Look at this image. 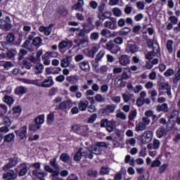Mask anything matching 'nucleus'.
I'll return each mask as SVG.
<instances>
[{
    "label": "nucleus",
    "instance_id": "34",
    "mask_svg": "<svg viewBox=\"0 0 180 180\" xmlns=\"http://www.w3.org/2000/svg\"><path fill=\"white\" fill-rule=\"evenodd\" d=\"M17 54H18V51H16V49L13 48L7 51L6 57H8V58H13V57Z\"/></svg>",
    "mask_w": 180,
    "mask_h": 180
},
{
    "label": "nucleus",
    "instance_id": "26",
    "mask_svg": "<svg viewBox=\"0 0 180 180\" xmlns=\"http://www.w3.org/2000/svg\"><path fill=\"white\" fill-rule=\"evenodd\" d=\"M88 105H89V102L88 101H80L78 104L79 110L84 112V110H86Z\"/></svg>",
    "mask_w": 180,
    "mask_h": 180
},
{
    "label": "nucleus",
    "instance_id": "13",
    "mask_svg": "<svg viewBox=\"0 0 180 180\" xmlns=\"http://www.w3.org/2000/svg\"><path fill=\"white\" fill-rule=\"evenodd\" d=\"M104 27L110 30H116L117 29V24L116 20H106L104 22Z\"/></svg>",
    "mask_w": 180,
    "mask_h": 180
},
{
    "label": "nucleus",
    "instance_id": "33",
    "mask_svg": "<svg viewBox=\"0 0 180 180\" xmlns=\"http://www.w3.org/2000/svg\"><path fill=\"white\" fill-rule=\"evenodd\" d=\"M147 129V127L141 122H139L136 124L135 130L136 131H144Z\"/></svg>",
    "mask_w": 180,
    "mask_h": 180
},
{
    "label": "nucleus",
    "instance_id": "37",
    "mask_svg": "<svg viewBox=\"0 0 180 180\" xmlns=\"http://www.w3.org/2000/svg\"><path fill=\"white\" fill-rule=\"evenodd\" d=\"M49 164L51 167H53V168H54L55 169H60V166L57 162V157H55L54 158L51 159L49 161Z\"/></svg>",
    "mask_w": 180,
    "mask_h": 180
},
{
    "label": "nucleus",
    "instance_id": "43",
    "mask_svg": "<svg viewBox=\"0 0 180 180\" xmlns=\"http://www.w3.org/2000/svg\"><path fill=\"white\" fill-rule=\"evenodd\" d=\"M153 47V52L156 54L157 57H161V49H160V45H155L151 46Z\"/></svg>",
    "mask_w": 180,
    "mask_h": 180
},
{
    "label": "nucleus",
    "instance_id": "62",
    "mask_svg": "<svg viewBox=\"0 0 180 180\" xmlns=\"http://www.w3.org/2000/svg\"><path fill=\"white\" fill-rule=\"evenodd\" d=\"M94 99L98 103H102L103 102H105V98L102 96V94H96L94 97Z\"/></svg>",
    "mask_w": 180,
    "mask_h": 180
},
{
    "label": "nucleus",
    "instance_id": "55",
    "mask_svg": "<svg viewBox=\"0 0 180 180\" xmlns=\"http://www.w3.org/2000/svg\"><path fill=\"white\" fill-rule=\"evenodd\" d=\"M175 126V122L168 120L166 123V129L167 131H170V130H172L174 129V127Z\"/></svg>",
    "mask_w": 180,
    "mask_h": 180
},
{
    "label": "nucleus",
    "instance_id": "20",
    "mask_svg": "<svg viewBox=\"0 0 180 180\" xmlns=\"http://www.w3.org/2000/svg\"><path fill=\"white\" fill-rule=\"evenodd\" d=\"M84 0H78L77 4H74L72 6L73 11H79V12H84Z\"/></svg>",
    "mask_w": 180,
    "mask_h": 180
},
{
    "label": "nucleus",
    "instance_id": "27",
    "mask_svg": "<svg viewBox=\"0 0 180 180\" xmlns=\"http://www.w3.org/2000/svg\"><path fill=\"white\" fill-rule=\"evenodd\" d=\"M54 85V81L53 80V78H49L41 83V86L43 88H50V86H53Z\"/></svg>",
    "mask_w": 180,
    "mask_h": 180
},
{
    "label": "nucleus",
    "instance_id": "10",
    "mask_svg": "<svg viewBox=\"0 0 180 180\" xmlns=\"http://www.w3.org/2000/svg\"><path fill=\"white\" fill-rule=\"evenodd\" d=\"M17 169L19 170V176H25L27 174V172L29 171V167L27 166V163H21L20 164Z\"/></svg>",
    "mask_w": 180,
    "mask_h": 180
},
{
    "label": "nucleus",
    "instance_id": "21",
    "mask_svg": "<svg viewBox=\"0 0 180 180\" xmlns=\"http://www.w3.org/2000/svg\"><path fill=\"white\" fill-rule=\"evenodd\" d=\"M167 133L168 131L164 127H160L156 130V136L158 139H162Z\"/></svg>",
    "mask_w": 180,
    "mask_h": 180
},
{
    "label": "nucleus",
    "instance_id": "42",
    "mask_svg": "<svg viewBox=\"0 0 180 180\" xmlns=\"http://www.w3.org/2000/svg\"><path fill=\"white\" fill-rule=\"evenodd\" d=\"M35 70V74H41L43 73V70H44V66L41 63H37Z\"/></svg>",
    "mask_w": 180,
    "mask_h": 180
},
{
    "label": "nucleus",
    "instance_id": "14",
    "mask_svg": "<svg viewBox=\"0 0 180 180\" xmlns=\"http://www.w3.org/2000/svg\"><path fill=\"white\" fill-rule=\"evenodd\" d=\"M44 169L46 171V172H49L51 174V178H57L60 175V172L58 170H54V169L51 168L49 165L44 166Z\"/></svg>",
    "mask_w": 180,
    "mask_h": 180
},
{
    "label": "nucleus",
    "instance_id": "5",
    "mask_svg": "<svg viewBox=\"0 0 180 180\" xmlns=\"http://www.w3.org/2000/svg\"><path fill=\"white\" fill-rule=\"evenodd\" d=\"M72 41H61L58 44L60 53H65L66 50H68L72 47Z\"/></svg>",
    "mask_w": 180,
    "mask_h": 180
},
{
    "label": "nucleus",
    "instance_id": "64",
    "mask_svg": "<svg viewBox=\"0 0 180 180\" xmlns=\"http://www.w3.org/2000/svg\"><path fill=\"white\" fill-rule=\"evenodd\" d=\"M112 13L116 16V18H119L122 16V10L119 8H114L112 9Z\"/></svg>",
    "mask_w": 180,
    "mask_h": 180
},
{
    "label": "nucleus",
    "instance_id": "31",
    "mask_svg": "<svg viewBox=\"0 0 180 180\" xmlns=\"http://www.w3.org/2000/svg\"><path fill=\"white\" fill-rule=\"evenodd\" d=\"M131 32V29L130 27H125L124 28H122L119 32L118 34L120 36H127L129 33Z\"/></svg>",
    "mask_w": 180,
    "mask_h": 180
},
{
    "label": "nucleus",
    "instance_id": "54",
    "mask_svg": "<svg viewBox=\"0 0 180 180\" xmlns=\"http://www.w3.org/2000/svg\"><path fill=\"white\" fill-rule=\"evenodd\" d=\"M6 40L8 43H13L15 41V34L10 32L6 37Z\"/></svg>",
    "mask_w": 180,
    "mask_h": 180
},
{
    "label": "nucleus",
    "instance_id": "6",
    "mask_svg": "<svg viewBox=\"0 0 180 180\" xmlns=\"http://www.w3.org/2000/svg\"><path fill=\"white\" fill-rule=\"evenodd\" d=\"M72 108V101L71 99L63 101L59 105H56V110H65V109H70Z\"/></svg>",
    "mask_w": 180,
    "mask_h": 180
},
{
    "label": "nucleus",
    "instance_id": "30",
    "mask_svg": "<svg viewBox=\"0 0 180 180\" xmlns=\"http://www.w3.org/2000/svg\"><path fill=\"white\" fill-rule=\"evenodd\" d=\"M180 81V67L178 68L176 72L174 75V77L172 78V82L174 85H178V83Z\"/></svg>",
    "mask_w": 180,
    "mask_h": 180
},
{
    "label": "nucleus",
    "instance_id": "40",
    "mask_svg": "<svg viewBox=\"0 0 180 180\" xmlns=\"http://www.w3.org/2000/svg\"><path fill=\"white\" fill-rule=\"evenodd\" d=\"M91 32V30L86 29V25H84L83 29H82L78 33L77 36L78 37H84L86 34L89 33Z\"/></svg>",
    "mask_w": 180,
    "mask_h": 180
},
{
    "label": "nucleus",
    "instance_id": "19",
    "mask_svg": "<svg viewBox=\"0 0 180 180\" xmlns=\"http://www.w3.org/2000/svg\"><path fill=\"white\" fill-rule=\"evenodd\" d=\"M156 112H163V113H168L169 112V108L167 103H162V105H158L156 106Z\"/></svg>",
    "mask_w": 180,
    "mask_h": 180
},
{
    "label": "nucleus",
    "instance_id": "47",
    "mask_svg": "<svg viewBox=\"0 0 180 180\" xmlns=\"http://www.w3.org/2000/svg\"><path fill=\"white\" fill-rule=\"evenodd\" d=\"M35 123L40 126L44 123V115H40L35 118Z\"/></svg>",
    "mask_w": 180,
    "mask_h": 180
},
{
    "label": "nucleus",
    "instance_id": "45",
    "mask_svg": "<svg viewBox=\"0 0 180 180\" xmlns=\"http://www.w3.org/2000/svg\"><path fill=\"white\" fill-rule=\"evenodd\" d=\"M104 108H105V110L108 112V114L110 115V113L115 112V110L116 109V105H108Z\"/></svg>",
    "mask_w": 180,
    "mask_h": 180
},
{
    "label": "nucleus",
    "instance_id": "22",
    "mask_svg": "<svg viewBox=\"0 0 180 180\" xmlns=\"http://www.w3.org/2000/svg\"><path fill=\"white\" fill-rule=\"evenodd\" d=\"M72 60V56H66V57L60 61V67H62V68H67L68 67H70V61Z\"/></svg>",
    "mask_w": 180,
    "mask_h": 180
},
{
    "label": "nucleus",
    "instance_id": "29",
    "mask_svg": "<svg viewBox=\"0 0 180 180\" xmlns=\"http://www.w3.org/2000/svg\"><path fill=\"white\" fill-rule=\"evenodd\" d=\"M128 53H137L139 50V47L136 44H129L127 46Z\"/></svg>",
    "mask_w": 180,
    "mask_h": 180
},
{
    "label": "nucleus",
    "instance_id": "36",
    "mask_svg": "<svg viewBox=\"0 0 180 180\" xmlns=\"http://www.w3.org/2000/svg\"><path fill=\"white\" fill-rule=\"evenodd\" d=\"M41 41H43L41 38H40V37H37L32 40V44L39 49L41 45Z\"/></svg>",
    "mask_w": 180,
    "mask_h": 180
},
{
    "label": "nucleus",
    "instance_id": "15",
    "mask_svg": "<svg viewBox=\"0 0 180 180\" xmlns=\"http://www.w3.org/2000/svg\"><path fill=\"white\" fill-rule=\"evenodd\" d=\"M3 178L6 180H15L18 178V175L15 174V170H8V172L3 174Z\"/></svg>",
    "mask_w": 180,
    "mask_h": 180
},
{
    "label": "nucleus",
    "instance_id": "3",
    "mask_svg": "<svg viewBox=\"0 0 180 180\" xmlns=\"http://www.w3.org/2000/svg\"><path fill=\"white\" fill-rule=\"evenodd\" d=\"M113 121H109L108 119H103L101 120V127H105L108 133H112L115 130V126L113 125Z\"/></svg>",
    "mask_w": 180,
    "mask_h": 180
},
{
    "label": "nucleus",
    "instance_id": "60",
    "mask_svg": "<svg viewBox=\"0 0 180 180\" xmlns=\"http://www.w3.org/2000/svg\"><path fill=\"white\" fill-rule=\"evenodd\" d=\"M105 57V50H101L99 51V53L96 56V61H101L102 58Z\"/></svg>",
    "mask_w": 180,
    "mask_h": 180
},
{
    "label": "nucleus",
    "instance_id": "49",
    "mask_svg": "<svg viewBox=\"0 0 180 180\" xmlns=\"http://www.w3.org/2000/svg\"><path fill=\"white\" fill-rule=\"evenodd\" d=\"M49 58H57L58 57V52L51 51L45 53Z\"/></svg>",
    "mask_w": 180,
    "mask_h": 180
},
{
    "label": "nucleus",
    "instance_id": "28",
    "mask_svg": "<svg viewBox=\"0 0 180 180\" xmlns=\"http://www.w3.org/2000/svg\"><path fill=\"white\" fill-rule=\"evenodd\" d=\"M39 32H41V33H44V34H45V36H50V34H51V32H52L51 29H50L46 26L39 27Z\"/></svg>",
    "mask_w": 180,
    "mask_h": 180
},
{
    "label": "nucleus",
    "instance_id": "17",
    "mask_svg": "<svg viewBox=\"0 0 180 180\" xmlns=\"http://www.w3.org/2000/svg\"><path fill=\"white\" fill-rule=\"evenodd\" d=\"M79 67L80 70L84 72H89V71H91V66L89 65V62H88V60H83L79 63Z\"/></svg>",
    "mask_w": 180,
    "mask_h": 180
},
{
    "label": "nucleus",
    "instance_id": "50",
    "mask_svg": "<svg viewBox=\"0 0 180 180\" xmlns=\"http://www.w3.org/2000/svg\"><path fill=\"white\" fill-rule=\"evenodd\" d=\"M4 102L6 103L7 105H12L15 102V100H13V98L11 97L10 96H5L3 98Z\"/></svg>",
    "mask_w": 180,
    "mask_h": 180
},
{
    "label": "nucleus",
    "instance_id": "59",
    "mask_svg": "<svg viewBox=\"0 0 180 180\" xmlns=\"http://www.w3.org/2000/svg\"><path fill=\"white\" fill-rule=\"evenodd\" d=\"M87 175L91 178H96V176H98V171L95 169H89L87 172Z\"/></svg>",
    "mask_w": 180,
    "mask_h": 180
},
{
    "label": "nucleus",
    "instance_id": "7",
    "mask_svg": "<svg viewBox=\"0 0 180 180\" xmlns=\"http://www.w3.org/2000/svg\"><path fill=\"white\" fill-rule=\"evenodd\" d=\"M15 133L20 140L26 139L27 137V125H23L18 130H15Z\"/></svg>",
    "mask_w": 180,
    "mask_h": 180
},
{
    "label": "nucleus",
    "instance_id": "48",
    "mask_svg": "<svg viewBox=\"0 0 180 180\" xmlns=\"http://www.w3.org/2000/svg\"><path fill=\"white\" fill-rule=\"evenodd\" d=\"M149 94H150V99L153 101V102H155V96H158V91L155 90V89H153L148 91Z\"/></svg>",
    "mask_w": 180,
    "mask_h": 180
},
{
    "label": "nucleus",
    "instance_id": "9",
    "mask_svg": "<svg viewBox=\"0 0 180 180\" xmlns=\"http://www.w3.org/2000/svg\"><path fill=\"white\" fill-rule=\"evenodd\" d=\"M153 140V131H146L141 135V141L143 144H147Z\"/></svg>",
    "mask_w": 180,
    "mask_h": 180
},
{
    "label": "nucleus",
    "instance_id": "52",
    "mask_svg": "<svg viewBox=\"0 0 180 180\" xmlns=\"http://www.w3.org/2000/svg\"><path fill=\"white\" fill-rule=\"evenodd\" d=\"M2 30L4 32H8V30H11L12 29V24L9 22H6L1 25V27H0Z\"/></svg>",
    "mask_w": 180,
    "mask_h": 180
},
{
    "label": "nucleus",
    "instance_id": "8",
    "mask_svg": "<svg viewBox=\"0 0 180 180\" xmlns=\"http://www.w3.org/2000/svg\"><path fill=\"white\" fill-rule=\"evenodd\" d=\"M106 49L112 54H117L120 51V46L115 44L113 41H110L106 44Z\"/></svg>",
    "mask_w": 180,
    "mask_h": 180
},
{
    "label": "nucleus",
    "instance_id": "18",
    "mask_svg": "<svg viewBox=\"0 0 180 180\" xmlns=\"http://www.w3.org/2000/svg\"><path fill=\"white\" fill-rule=\"evenodd\" d=\"M44 176H47V173L45 172H39L37 169H34L32 171V177L36 179H43Z\"/></svg>",
    "mask_w": 180,
    "mask_h": 180
},
{
    "label": "nucleus",
    "instance_id": "57",
    "mask_svg": "<svg viewBox=\"0 0 180 180\" xmlns=\"http://www.w3.org/2000/svg\"><path fill=\"white\" fill-rule=\"evenodd\" d=\"M137 117V110H134L128 115L129 120L134 122V118Z\"/></svg>",
    "mask_w": 180,
    "mask_h": 180
},
{
    "label": "nucleus",
    "instance_id": "44",
    "mask_svg": "<svg viewBox=\"0 0 180 180\" xmlns=\"http://www.w3.org/2000/svg\"><path fill=\"white\" fill-rule=\"evenodd\" d=\"M60 160L63 162H68L71 160V158L68 153H62L60 156Z\"/></svg>",
    "mask_w": 180,
    "mask_h": 180
},
{
    "label": "nucleus",
    "instance_id": "32",
    "mask_svg": "<svg viewBox=\"0 0 180 180\" xmlns=\"http://www.w3.org/2000/svg\"><path fill=\"white\" fill-rule=\"evenodd\" d=\"M4 139L6 143H12V141H15V134L10 133L6 134Z\"/></svg>",
    "mask_w": 180,
    "mask_h": 180
},
{
    "label": "nucleus",
    "instance_id": "1",
    "mask_svg": "<svg viewBox=\"0 0 180 180\" xmlns=\"http://www.w3.org/2000/svg\"><path fill=\"white\" fill-rule=\"evenodd\" d=\"M94 154H99L98 152V147L96 146H91L85 150L82 149V155L84 158H89V160H92L94 158Z\"/></svg>",
    "mask_w": 180,
    "mask_h": 180
},
{
    "label": "nucleus",
    "instance_id": "2",
    "mask_svg": "<svg viewBox=\"0 0 180 180\" xmlns=\"http://www.w3.org/2000/svg\"><path fill=\"white\" fill-rule=\"evenodd\" d=\"M72 130L74 133H77V134L85 136V134L88 133V130H89V129L86 125L76 124L72 127Z\"/></svg>",
    "mask_w": 180,
    "mask_h": 180
},
{
    "label": "nucleus",
    "instance_id": "35",
    "mask_svg": "<svg viewBox=\"0 0 180 180\" xmlns=\"http://www.w3.org/2000/svg\"><path fill=\"white\" fill-rule=\"evenodd\" d=\"M173 45H174V41L171 39L167 40L166 44V47H167V50L170 54H172V53L174 52V48L172 47Z\"/></svg>",
    "mask_w": 180,
    "mask_h": 180
},
{
    "label": "nucleus",
    "instance_id": "24",
    "mask_svg": "<svg viewBox=\"0 0 180 180\" xmlns=\"http://www.w3.org/2000/svg\"><path fill=\"white\" fill-rule=\"evenodd\" d=\"M111 16H112V13H110V11H105V12L103 11V13L97 15V18L98 19H101V20H105V19H110Z\"/></svg>",
    "mask_w": 180,
    "mask_h": 180
},
{
    "label": "nucleus",
    "instance_id": "51",
    "mask_svg": "<svg viewBox=\"0 0 180 180\" xmlns=\"http://www.w3.org/2000/svg\"><path fill=\"white\" fill-rule=\"evenodd\" d=\"M21 112H22V108H20V106L17 105L13 108V115H15L16 117H18V116H20Z\"/></svg>",
    "mask_w": 180,
    "mask_h": 180
},
{
    "label": "nucleus",
    "instance_id": "63",
    "mask_svg": "<svg viewBox=\"0 0 180 180\" xmlns=\"http://www.w3.org/2000/svg\"><path fill=\"white\" fill-rule=\"evenodd\" d=\"M160 88L162 91H168L169 89H171V85H169V83L165 82L160 84Z\"/></svg>",
    "mask_w": 180,
    "mask_h": 180
},
{
    "label": "nucleus",
    "instance_id": "53",
    "mask_svg": "<svg viewBox=\"0 0 180 180\" xmlns=\"http://www.w3.org/2000/svg\"><path fill=\"white\" fill-rule=\"evenodd\" d=\"M42 61L44 65H50L51 63L49 56H48L46 53L42 56Z\"/></svg>",
    "mask_w": 180,
    "mask_h": 180
},
{
    "label": "nucleus",
    "instance_id": "11",
    "mask_svg": "<svg viewBox=\"0 0 180 180\" xmlns=\"http://www.w3.org/2000/svg\"><path fill=\"white\" fill-rule=\"evenodd\" d=\"M122 99L125 103H134L136 102V98L134 95L129 93H124L122 94Z\"/></svg>",
    "mask_w": 180,
    "mask_h": 180
},
{
    "label": "nucleus",
    "instance_id": "41",
    "mask_svg": "<svg viewBox=\"0 0 180 180\" xmlns=\"http://www.w3.org/2000/svg\"><path fill=\"white\" fill-rule=\"evenodd\" d=\"M110 172V168H109L106 166H103L101 168L99 174L100 175H109Z\"/></svg>",
    "mask_w": 180,
    "mask_h": 180
},
{
    "label": "nucleus",
    "instance_id": "39",
    "mask_svg": "<svg viewBox=\"0 0 180 180\" xmlns=\"http://www.w3.org/2000/svg\"><path fill=\"white\" fill-rule=\"evenodd\" d=\"M6 112H8V106L5 104H0V117H4Z\"/></svg>",
    "mask_w": 180,
    "mask_h": 180
},
{
    "label": "nucleus",
    "instance_id": "12",
    "mask_svg": "<svg viewBox=\"0 0 180 180\" xmlns=\"http://www.w3.org/2000/svg\"><path fill=\"white\" fill-rule=\"evenodd\" d=\"M99 51V46L96 44H92L90 48L88 49L87 56L90 58H94L95 54Z\"/></svg>",
    "mask_w": 180,
    "mask_h": 180
},
{
    "label": "nucleus",
    "instance_id": "16",
    "mask_svg": "<svg viewBox=\"0 0 180 180\" xmlns=\"http://www.w3.org/2000/svg\"><path fill=\"white\" fill-rule=\"evenodd\" d=\"M120 64L124 67H127L130 64V56L128 55H122L119 58Z\"/></svg>",
    "mask_w": 180,
    "mask_h": 180
},
{
    "label": "nucleus",
    "instance_id": "61",
    "mask_svg": "<svg viewBox=\"0 0 180 180\" xmlns=\"http://www.w3.org/2000/svg\"><path fill=\"white\" fill-rule=\"evenodd\" d=\"M48 124H51L54 122V112H50L46 117Z\"/></svg>",
    "mask_w": 180,
    "mask_h": 180
},
{
    "label": "nucleus",
    "instance_id": "25",
    "mask_svg": "<svg viewBox=\"0 0 180 180\" xmlns=\"http://www.w3.org/2000/svg\"><path fill=\"white\" fill-rule=\"evenodd\" d=\"M26 92H27V88L23 86H20L15 89V95H19V96L25 95Z\"/></svg>",
    "mask_w": 180,
    "mask_h": 180
},
{
    "label": "nucleus",
    "instance_id": "4",
    "mask_svg": "<svg viewBox=\"0 0 180 180\" xmlns=\"http://www.w3.org/2000/svg\"><path fill=\"white\" fill-rule=\"evenodd\" d=\"M19 163V158H10L8 160V162L6 163L3 167L2 169L5 172L9 171L11 168H13V167H16L18 164Z\"/></svg>",
    "mask_w": 180,
    "mask_h": 180
},
{
    "label": "nucleus",
    "instance_id": "56",
    "mask_svg": "<svg viewBox=\"0 0 180 180\" xmlns=\"http://www.w3.org/2000/svg\"><path fill=\"white\" fill-rule=\"evenodd\" d=\"M27 54V51L24 49H21L18 53L19 61H21V60H23V58H25V56H26Z\"/></svg>",
    "mask_w": 180,
    "mask_h": 180
},
{
    "label": "nucleus",
    "instance_id": "46",
    "mask_svg": "<svg viewBox=\"0 0 180 180\" xmlns=\"http://www.w3.org/2000/svg\"><path fill=\"white\" fill-rule=\"evenodd\" d=\"M39 80H32L30 79H22L24 84H28L29 85H39Z\"/></svg>",
    "mask_w": 180,
    "mask_h": 180
},
{
    "label": "nucleus",
    "instance_id": "58",
    "mask_svg": "<svg viewBox=\"0 0 180 180\" xmlns=\"http://www.w3.org/2000/svg\"><path fill=\"white\" fill-rule=\"evenodd\" d=\"M3 124H4V126H7L8 127H9V126L12 124V120H11V118H9V117L5 116L3 117Z\"/></svg>",
    "mask_w": 180,
    "mask_h": 180
},
{
    "label": "nucleus",
    "instance_id": "23",
    "mask_svg": "<svg viewBox=\"0 0 180 180\" xmlns=\"http://www.w3.org/2000/svg\"><path fill=\"white\" fill-rule=\"evenodd\" d=\"M88 44H89V39H88V37H84L79 39V41L77 44L76 47H79V49H84L86 47Z\"/></svg>",
    "mask_w": 180,
    "mask_h": 180
},
{
    "label": "nucleus",
    "instance_id": "38",
    "mask_svg": "<svg viewBox=\"0 0 180 180\" xmlns=\"http://www.w3.org/2000/svg\"><path fill=\"white\" fill-rule=\"evenodd\" d=\"M82 157H84L82 156V148H80L74 156V161H76L77 162H79Z\"/></svg>",
    "mask_w": 180,
    "mask_h": 180
}]
</instances>
